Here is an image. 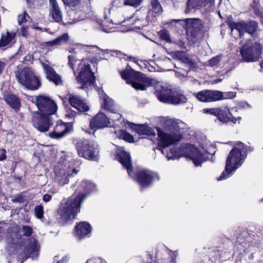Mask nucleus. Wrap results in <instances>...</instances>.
Instances as JSON below:
<instances>
[{"instance_id":"c85d7f7f","label":"nucleus","mask_w":263,"mask_h":263,"mask_svg":"<svg viewBox=\"0 0 263 263\" xmlns=\"http://www.w3.org/2000/svg\"><path fill=\"white\" fill-rule=\"evenodd\" d=\"M4 99L5 102L13 108H17L19 107L20 102L17 97L12 94H7L4 96Z\"/></svg>"},{"instance_id":"e433bc0d","label":"nucleus","mask_w":263,"mask_h":263,"mask_svg":"<svg viewBox=\"0 0 263 263\" xmlns=\"http://www.w3.org/2000/svg\"><path fill=\"white\" fill-rule=\"evenodd\" d=\"M56 39L59 46L64 44L66 43L69 40L68 34L67 33H65L63 34L62 35L57 37Z\"/></svg>"},{"instance_id":"37998d69","label":"nucleus","mask_w":263,"mask_h":263,"mask_svg":"<svg viewBox=\"0 0 263 263\" xmlns=\"http://www.w3.org/2000/svg\"><path fill=\"white\" fill-rule=\"evenodd\" d=\"M160 37L166 41H170V36L168 32L165 30H161L159 33Z\"/></svg>"},{"instance_id":"9d476101","label":"nucleus","mask_w":263,"mask_h":263,"mask_svg":"<svg viewBox=\"0 0 263 263\" xmlns=\"http://www.w3.org/2000/svg\"><path fill=\"white\" fill-rule=\"evenodd\" d=\"M75 171L70 167L69 162L60 161L54 167L55 181L60 185H64L69 182V177Z\"/></svg>"},{"instance_id":"13d9d810","label":"nucleus","mask_w":263,"mask_h":263,"mask_svg":"<svg viewBox=\"0 0 263 263\" xmlns=\"http://www.w3.org/2000/svg\"><path fill=\"white\" fill-rule=\"evenodd\" d=\"M22 198L20 196L16 197L12 199V201L14 202H21Z\"/></svg>"},{"instance_id":"f03ea898","label":"nucleus","mask_w":263,"mask_h":263,"mask_svg":"<svg viewBox=\"0 0 263 263\" xmlns=\"http://www.w3.org/2000/svg\"><path fill=\"white\" fill-rule=\"evenodd\" d=\"M96 189V186L93 183L87 180L83 181L75 193L67 201L61 203L58 213L62 220L66 222L74 219L77 213L80 212L81 204L86 196Z\"/></svg>"},{"instance_id":"680f3d73","label":"nucleus","mask_w":263,"mask_h":263,"mask_svg":"<svg viewBox=\"0 0 263 263\" xmlns=\"http://www.w3.org/2000/svg\"><path fill=\"white\" fill-rule=\"evenodd\" d=\"M261 67V71H263V61L260 64Z\"/></svg>"},{"instance_id":"423d86ee","label":"nucleus","mask_w":263,"mask_h":263,"mask_svg":"<svg viewBox=\"0 0 263 263\" xmlns=\"http://www.w3.org/2000/svg\"><path fill=\"white\" fill-rule=\"evenodd\" d=\"M68 58L69 64L73 70L74 73H75L74 70V64L79 62L78 65L80 72L79 76L77 77V80L78 83L82 84V86L79 88L85 89L93 85L95 81L94 74L91 72L90 66L86 62V60L78 61L76 59L74 54L69 55Z\"/></svg>"},{"instance_id":"7c9ffc66","label":"nucleus","mask_w":263,"mask_h":263,"mask_svg":"<svg viewBox=\"0 0 263 263\" xmlns=\"http://www.w3.org/2000/svg\"><path fill=\"white\" fill-rule=\"evenodd\" d=\"M214 0H188L187 6H191L194 8L199 6H206L208 4L211 5L213 3Z\"/></svg>"},{"instance_id":"6e6552de","label":"nucleus","mask_w":263,"mask_h":263,"mask_svg":"<svg viewBox=\"0 0 263 263\" xmlns=\"http://www.w3.org/2000/svg\"><path fill=\"white\" fill-rule=\"evenodd\" d=\"M246 157V154H242L236 149H232L227 158L225 170L218 178V180H222L229 177L233 172L242 165Z\"/></svg>"},{"instance_id":"774afa93","label":"nucleus","mask_w":263,"mask_h":263,"mask_svg":"<svg viewBox=\"0 0 263 263\" xmlns=\"http://www.w3.org/2000/svg\"><path fill=\"white\" fill-rule=\"evenodd\" d=\"M57 263H65L64 260H60L58 261Z\"/></svg>"},{"instance_id":"2eb2a0df","label":"nucleus","mask_w":263,"mask_h":263,"mask_svg":"<svg viewBox=\"0 0 263 263\" xmlns=\"http://www.w3.org/2000/svg\"><path fill=\"white\" fill-rule=\"evenodd\" d=\"M112 115L109 119L104 113L99 112L91 121L90 123L91 128H101L105 127L110 123V119L115 121L119 120L121 117V115L119 114H114Z\"/></svg>"},{"instance_id":"9b49d317","label":"nucleus","mask_w":263,"mask_h":263,"mask_svg":"<svg viewBox=\"0 0 263 263\" xmlns=\"http://www.w3.org/2000/svg\"><path fill=\"white\" fill-rule=\"evenodd\" d=\"M261 50L262 47L261 45L257 42H255L249 47L245 45L242 47L240 52L243 61L253 62L259 59Z\"/></svg>"},{"instance_id":"b1692460","label":"nucleus","mask_w":263,"mask_h":263,"mask_svg":"<svg viewBox=\"0 0 263 263\" xmlns=\"http://www.w3.org/2000/svg\"><path fill=\"white\" fill-rule=\"evenodd\" d=\"M219 111L218 114V120L222 123H227L229 121H232L236 123V121L240 119L238 118L236 119L234 118L230 111V108L228 106L219 107Z\"/></svg>"},{"instance_id":"864d4df0","label":"nucleus","mask_w":263,"mask_h":263,"mask_svg":"<svg viewBox=\"0 0 263 263\" xmlns=\"http://www.w3.org/2000/svg\"><path fill=\"white\" fill-rule=\"evenodd\" d=\"M86 263H105V262L102 261L100 259H91L88 260Z\"/></svg>"},{"instance_id":"4d7b16f0","label":"nucleus","mask_w":263,"mask_h":263,"mask_svg":"<svg viewBox=\"0 0 263 263\" xmlns=\"http://www.w3.org/2000/svg\"><path fill=\"white\" fill-rule=\"evenodd\" d=\"M5 67V64L1 61H0V74L2 73Z\"/></svg>"},{"instance_id":"bb28decb","label":"nucleus","mask_w":263,"mask_h":263,"mask_svg":"<svg viewBox=\"0 0 263 263\" xmlns=\"http://www.w3.org/2000/svg\"><path fill=\"white\" fill-rule=\"evenodd\" d=\"M185 25L187 29H192L195 31H198L202 28V22L197 18H187L185 20Z\"/></svg>"},{"instance_id":"1a4fd4ad","label":"nucleus","mask_w":263,"mask_h":263,"mask_svg":"<svg viewBox=\"0 0 263 263\" xmlns=\"http://www.w3.org/2000/svg\"><path fill=\"white\" fill-rule=\"evenodd\" d=\"M76 146L79 156L90 160H98V145L95 142L80 139L77 142Z\"/></svg>"},{"instance_id":"412c9836","label":"nucleus","mask_w":263,"mask_h":263,"mask_svg":"<svg viewBox=\"0 0 263 263\" xmlns=\"http://www.w3.org/2000/svg\"><path fill=\"white\" fill-rule=\"evenodd\" d=\"M133 22V25L135 28L141 29L144 26L147 25V21L146 19V15L142 13L140 11H137L132 17L129 18Z\"/></svg>"},{"instance_id":"bf43d9fd","label":"nucleus","mask_w":263,"mask_h":263,"mask_svg":"<svg viewBox=\"0 0 263 263\" xmlns=\"http://www.w3.org/2000/svg\"><path fill=\"white\" fill-rule=\"evenodd\" d=\"M38 0H27V3L29 6L31 7L32 4H34Z\"/></svg>"},{"instance_id":"0eeeda50","label":"nucleus","mask_w":263,"mask_h":263,"mask_svg":"<svg viewBox=\"0 0 263 263\" xmlns=\"http://www.w3.org/2000/svg\"><path fill=\"white\" fill-rule=\"evenodd\" d=\"M15 73L18 81L25 87L31 90H36L40 86L38 78L34 75L30 68L19 65Z\"/></svg>"},{"instance_id":"338daca9","label":"nucleus","mask_w":263,"mask_h":263,"mask_svg":"<svg viewBox=\"0 0 263 263\" xmlns=\"http://www.w3.org/2000/svg\"><path fill=\"white\" fill-rule=\"evenodd\" d=\"M69 52L71 53H75L73 49H69Z\"/></svg>"},{"instance_id":"6e6d98bb","label":"nucleus","mask_w":263,"mask_h":263,"mask_svg":"<svg viewBox=\"0 0 263 263\" xmlns=\"http://www.w3.org/2000/svg\"><path fill=\"white\" fill-rule=\"evenodd\" d=\"M33 55L31 54H28L25 57V61H29V62H31L33 61Z\"/></svg>"},{"instance_id":"69168bd1","label":"nucleus","mask_w":263,"mask_h":263,"mask_svg":"<svg viewBox=\"0 0 263 263\" xmlns=\"http://www.w3.org/2000/svg\"><path fill=\"white\" fill-rule=\"evenodd\" d=\"M175 258L172 257L171 259V263H175Z\"/></svg>"},{"instance_id":"f3484780","label":"nucleus","mask_w":263,"mask_h":263,"mask_svg":"<svg viewBox=\"0 0 263 263\" xmlns=\"http://www.w3.org/2000/svg\"><path fill=\"white\" fill-rule=\"evenodd\" d=\"M39 246L37 241L34 239H30L27 246L25 247L22 254L24 260L28 257L36 258L39 255Z\"/></svg>"},{"instance_id":"a878e982","label":"nucleus","mask_w":263,"mask_h":263,"mask_svg":"<svg viewBox=\"0 0 263 263\" xmlns=\"http://www.w3.org/2000/svg\"><path fill=\"white\" fill-rule=\"evenodd\" d=\"M99 95L102 101L101 102L102 106L105 109L113 112L114 105L113 100L107 96L106 94L104 93L103 91L102 92H100Z\"/></svg>"},{"instance_id":"052dcab7","label":"nucleus","mask_w":263,"mask_h":263,"mask_svg":"<svg viewBox=\"0 0 263 263\" xmlns=\"http://www.w3.org/2000/svg\"><path fill=\"white\" fill-rule=\"evenodd\" d=\"M23 49L22 48V46H21L20 47V48L17 52V54H23Z\"/></svg>"},{"instance_id":"09e8293b","label":"nucleus","mask_w":263,"mask_h":263,"mask_svg":"<svg viewBox=\"0 0 263 263\" xmlns=\"http://www.w3.org/2000/svg\"><path fill=\"white\" fill-rule=\"evenodd\" d=\"M124 5V2H122L121 0H112L111 2V5L112 7H119Z\"/></svg>"},{"instance_id":"4c0bfd02","label":"nucleus","mask_w":263,"mask_h":263,"mask_svg":"<svg viewBox=\"0 0 263 263\" xmlns=\"http://www.w3.org/2000/svg\"><path fill=\"white\" fill-rule=\"evenodd\" d=\"M233 149H236L238 152H240L242 154H246V151H248V149L244 146V144L240 142H238L234 145Z\"/></svg>"},{"instance_id":"f704fd0d","label":"nucleus","mask_w":263,"mask_h":263,"mask_svg":"<svg viewBox=\"0 0 263 263\" xmlns=\"http://www.w3.org/2000/svg\"><path fill=\"white\" fill-rule=\"evenodd\" d=\"M220 93V97L218 98V100L220 99H228L234 98L236 96V92H222L219 91H217Z\"/></svg>"},{"instance_id":"3c124183","label":"nucleus","mask_w":263,"mask_h":263,"mask_svg":"<svg viewBox=\"0 0 263 263\" xmlns=\"http://www.w3.org/2000/svg\"><path fill=\"white\" fill-rule=\"evenodd\" d=\"M20 33L22 36L24 37L27 36L28 35L27 27L25 25L24 26H22L20 29Z\"/></svg>"},{"instance_id":"c9c22d12","label":"nucleus","mask_w":263,"mask_h":263,"mask_svg":"<svg viewBox=\"0 0 263 263\" xmlns=\"http://www.w3.org/2000/svg\"><path fill=\"white\" fill-rule=\"evenodd\" d=\"M82 49L83 51L93 54L100 51V49L96 46H83Z\"/></svg>"},{"instance_id":"ddd939ff","label":"nucleus","mask_w":263,"mask_h":263,"mask_svg":"<svg viewBox=\"0 0 263 263\" xmlns=\"http://www.w3.org/2000/svg\"><path fill=\"white\" fill-rule=\"evenodd\" d=\"M229 26L232 31L236 30L240 37L243 32H247L250 34H253L257 28V24L254 21L245 23L244 22H235L233 21H229Z\"/></svg>"},{"instance_id":"dca6fc26","label":"nucleus","mask_w":263,"mask_h":263,"mask_svg":"<svg viewBox=\"0 0 263 263\" xmlns=\"http://www.w3.org/2000/svg\"><path fill=\"white\" fill-rule=\"evenodd\" d=\"M41 64L46 73V78L49 81L53 82L57 85L62 84L61 76L50 65L48 61L42 62Z\"/></svg>"},{"instance_id":"5701e85b","label":"nucleus","mask_w":263,"mask_h":263,"mask_svg":"<svg viewBox=\"0 0 263 263\" xmlns=\"http://www.w3.org/2000/svg\"><path fill=\"white\" fill-rule=\"evenodd\" d=\"M50 15L52 16L55 22L61 23L62 22V12L59 8L56 0H49Z\"/></svg>"},{"instance_id":"58836bf2","label":"nucleus","mask_w":263,"mask_h":263,"mask_svg":"<svg viewBox=\"0 0 263 263\" xmlns=\"http://www.w3.org/2000/svg\"><path fill=\"white\" fill-rule=\"evenodd\" d=\"M34 213L37 218H42L43 215V207L40 205L36 206L34 208Z\"/></svg>"},{"instance_id":"49530a36","label":"nucleus","mask_w":263,"mask_h":263,"mask_svg":"<svg viewBox=\"0 0 263 263\" xmlns=\"http://www.w3.org/2000/svg\"><path fill=\"white\" fill-rule=\"evenodd\" d=\"M63 1L65 5L72 7L77 5L80 0H63Z\"/></svg>"},{"instance_id":"39448f33","label":"nucleus","mask_w":263,"mask_h":263,"mask_svg":"<svg viewBox=\"0 0 263 263\" xmlns=\"http://www.w3.org/2000/svg\"><path fill=\"white\" fill-rule=\"evenodd\" d=\"M199 150L193 145L190 144H183L181 147L177 151L171 148L170 152H166V157L168 160L177 159L181 156L190 158L196 166H200L202 162L205 160L204 152H207L206 149L202 148Z\"/></svg>"},{"instance_id":"0e129e2a","label":"nucleus","mask_w":263,"mask_h":263,"mask_svg":"<svg viewBox=\"0 0 263 263\" xmlns=\"http://www.w3.org/2000/svg\"><path fill=\"white\" fill-rule=\"evenodd\" d=\"M191 41H192V42L193 43H195L196 42V40L193 39V37L192 36L191 37Z\"/></svg>"},{"instance_id":"de8ad7c7","label":"nucleus","mask_w":263,"mask_h":263,"mask_svg":"<svg viewBox=\"0 0 263 263\" xmlns=\"http://www.w3.org/2000/svg\"><path fill=\"white\" fill-rule=\"evenodd\" d=\"M176 55L177 57L182 58L181 60L185 62L190 61L189 58L186 57L183 52H177L176 53Z\"/></svg>"},{"instance_id":"a18cd8bd","label":"nucleus","mask_w":263,"mask_h":263,"mask_svg":"<svg viewBox=\"0 0 263 263\" xmlns=\"http://www.w3.org/2000/svg\"><path fill=\"white\" fill-rule=\"evenodd\" d=\"M77 115V112L70 109H68L65 114V117L67 119H74Z\"/></svg>"},{"instance_id":"473e14b6","label":"nucleus","mask_w":263,"mask_h":263,"mask_svg":"<svg viewBox=\"0 0 263 263\" xmlns=\"http://www.w3.org/2000/svg\"><path fill=\"white\" fill-rule=\"evenodd\" d=\"M29 18V15L25 12L17 16V22L20 26H24Z\"/></svg>"},{"instance_id":"e2e57ef3","label":"nucleus","mask_w":263,"mask_h":263,"mask_svg":"<svg viewBox=\"0 0 263 263\" xmlns=\"http://www.w3.org/2000/svg\"><path fill=\"white\" fill-rule=\"evenodd\" d=\"M220 81H221V80H220V79H216V80H214V82L215 83H218V82H220Z\"/></svg>"},{"instance_id":"6ab92c4d","label":"nucleus","mask_w":263,"mask_h":263,"mask_svg":"<svg viewBox=\"0 0 263 263\" xmlns=\"http://www.w3.org/2000/svg\"><path fill=\"white\" fill-rule=\"evenodd\" d=\"M69 102L72 107L80 111H86L89 109V106L79 96L70 95Z\"/></svg>"},{"instance_id":"603ef678","label":"nucleus","mask_w":263,"mask_h":263,"mask_svg":"<svg viewBox=\"0 0 263 263\" xmlns=\"http://www.w3.org/2000/svg\"><path fill=\"white\" fill-rule=\"evenodd\" d=\"M6 152L4 149H0V161L4 160L6 159Z\"/></svg>"},{"instance_id":"a19ab883","label":"nucleus","mask_w":263,"mask_h":263,"mask_svg":"<svg viewBox=\"0 0 263 263\" xmlns=\"http://www.w3.org/2000/svg\"><path fill=\"white\" fill-rule=\"evenodd\" d=\"M221 61V57L220 56H216L211 60H210L208 62L209 65L211 67L217 66L220 61Z\"/></svg>"},{"instance_id":"20e7f679","label":"nucleus","mask_w":263,"mask_h":263,"mask_svg":"<svg viewBox=\"0 0 263 263\" xmlns=\"http://www.w3.org/2000/svg\"><path fill=\"white\" fill-rule=\"evenodd\" d=\"M117 155L119 161L126 168L129 176L136 179L142 187H145L149 185L155 178L159 179V177L156 173L148 170L139 171L136 175H135L133 173L130 156L122 148L118 149Z\"/></svg>"},{"instance_id":"72a5a7b5","label":"nucleus","mask_w":263,"mask_h":263,"mask_svg":"<svg viewBox=\"0 0 263 263\" xmlns=\"http://www.w3.org/2000/svg\"><path fill=\"white\" fill-rule=\"evenodd\" d=\"M151 6L152 10L156 13H160L162 11V8L157 0H152Z\"/></svg>"},{"instance_id":"8fccbe9b","label":"nucleus","mask_w":263,"mask_h":263,"mask_svg":"<svg viewBox=\"0 0 263 263\" xmlns=\"http://www.w3.org/2000/svg\"><path fill=\"white\" fill-rule=\"evenodd\" d=\"M45 45L47 47H52V46H59L56 39L52 41L46 42L45 43Z\"/></svg>"},{"instance_id":"ea45409f","label":"nucleus","mask_w":263,"mask_h":263,"mask_svg":"<svg viewBox=\"0 0 263 263\" xmlns=\"http://www.w3.org/2000/svg\"><path fill=\"white\" fill-rule=\"evenodd\" d=\"M143 0H125L124 5H130L134 7L139 6Z\"/></svg>"},{"instance_id":"aec40b11","label":"nucleus","mask_w":263,"mask_h":263,"mask_svg":"<svg viewBox=\"0 0 263 263\" xmlns=\"http://www.w3.org/2000/svg\"><path fill=\"white\" fill-rule=\"evenodd\" d=\"M68 132V127L66 124L58 122L54 126L53 132L49 133V136L52 138L58 139L64 137Z\"/></svg>"},{"instance_id":"f257e3e1","label":"nucleus","mask_w":263,"mask_h":263,"mask_svg":"<svg viewBox=\"0 0 263 263\" xmlns=\"http://www.w3.org/2000/svg\"><path fill=\"white\" fill-rule=\"evenodd\" d=\"M120 75L122 79L126 80L127 84H130L136 90H144L147 87L154 85L156 96L160 102L178 104L187 101L185 96L179 91L163 86L160 82L133 69H126L120 71Z\"/></svg>"},{"instance_id":"f8f14e48","label":"nucleus","mask_w":263,"mask_h":263,"mask_svg":"<svg viewBox=\"0 0 263 263\" xmlns=\"http://www.w3.org/2000/svg\"><path fill=\"white\" fill-rule=\"evenodd\" d=\"M36 105L40 113L48 116L55 114L58 106L55 102L49 98L40 96L36 98Z\"/></svg>"},{"instance_id":"4be33fe9","label":"nucleus","mask_w":263,"mask_h":263,"mask_svg":"<svg viewBox=\"0 0 263 263\" xmlns=\"http://www.w3.org/2000/svg\"><path fill=\"white\" fill-rule=\"evenodd\" d=\"M77 236L79 239L89 236L91 232V227L86 222H81L75 227Z\"/></svg>"},{"instance_id":"c756f323","label":"nucleus","mask_w":263,"mask_h":263,"mask_svg":"<svg viewBox=\"0 0 263 263\" xmlns=\"http://www.w3.org/2000/svg\"><path fill=\"white\" fill-rule=\"evenodd\" d=\"M111 132H114L115 136L117 138L123 139L127 142L131 143L134 141L133 136L125 130L119 129L118 130H111Z\"/></svg>"},{"instance_id":"393cba45","label":"nucleus","mask_w":263,"mask_h":263,"mask_svg":"<svg viewBox=\"0 0 263 263\" xmlns=\"http://www.w3.org/2000/svg\"><path fill=\"white\" fill-rule=\"evenodd\" d=\"M15 36L14 32H7L3 34L0 40V47H5L15 43Z\"/></svg>"},{"instance_id":"7ed1b4c3","label":"nucleus","mask_w":263,"mask_h":263,"mask_svg":"<svg viewBox=\"0 0 263 263\" xmlns=\"http://www.w3.org/2000/svg\"><path fill=\"white\" fill-rule=\"evenodd\" d=\"M186 125L181 121L173 119H165L163 128H157L158 145L162 148L168 147L179 142L182 138Z\"/></svg>"},{"instance_id":"cd10ccee","label":"nucleus","mask_w":263,"mask_h":263,"mask_svg":"<svg viewBox=\"0 0 263 263\" xmlns=\"http://www.w3.org/2000/svg\"><path fill=\"white\" fill-rule=\"evenodd\" d=\"M134 128L140 135H154L155 134V131L145 124L135 125Z\"/></svg>"},{"instance_id":"5fc2aeb1","label":"nucleus","mask_w":263,"mask_h":263,"mask_svg":"<svg viewBox=\"0 0 263 263\" xmlns=\"http://www.w3.org/2000/svg\"><path fill=\"white\" fill-rule=\"evenodd\" d=\"M51 198L52 196L49 194H45L43 197V201L46 202L49 201Z\"/></svg>"},{"instance_id":"79ce46f5","label":"nucleus","mask_w":263,"mask_h":263,"mask_svg":"<svg viewBox=\"0 0 263 263\" xmlns=\"http://www.w3.org/2000/svg\"><path fill=\"white\" fill-rule=\"evenodd\" d=\"M22 232L23 235L26 236H29L32 234L33 231L31 227L28 226H23Z\"/></svg>"},{"instance_id":"2f4dec72","label":"nucleus","mask_w":263,"mask_h":263,"mask_svg":"<svg viewBox=\"0 0 263 263\" xmlns=\"http://www.w3.org/2000/svg\"><path fill=\"white\" fill-rule=\"evenodd\" d=\"M252 7L255 14L261 17L263 13V8H261L259 4V0H254L252 4Z\"/></svg>"},{"instance_id":"c03bdc74","label":"nucleus","mask_w":263,"mask_h":263,"mask_svg":"<svg viewBox=\"0 0 263 263\" xmlns=\"http://www.w3.org/2000/svg\"><path fill=\"white\" fill-rule=\"evenodd\" d=\"M204 111L205 113H209L210 114L216 116L218 118V114L219 111V107L214 108L204 109Z\"/></svg>"},{"instance_id":"4468645a","label":"nucleus","mask_w":263,"mask_h":263,"mask_svg":"<svg viewBox=\"0 0 263 263\" xmlns=\"http://www.w3.org/2000/svg\"><path fill=\"white\" fill-rule=\"evenodd\" d=\"M32 122L33 126L41 132H47L52 124L50 117L39 112L33 114Z\"/></svg>"},{"instance_id":"a211bd4d","label":"nucleus","mask_w":263,"mask_h":263,"mask_svg":"<svg viewBox=\"0 0 263 263\" xmlns=\"http://www.w3.org/2000/svg\"><path fill=\"white\" fill-rule=\"evenodd\" d=\"M220 94L217 91L204 90L198 92L196 97L200 101L208 102L218 100Z\"/></svg>"}]
</instances>
